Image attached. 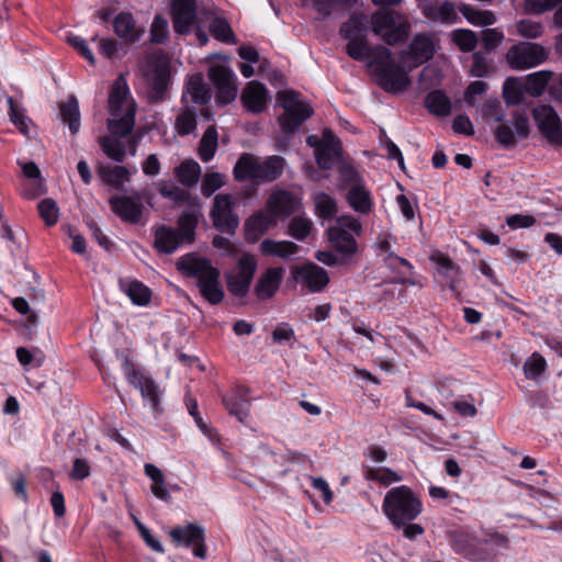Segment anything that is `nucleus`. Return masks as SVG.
<instances>
[{
	"mask_svg": "<svg viewBox=\"0 0 562 562\" xmlns=\"http://www.w3.org/2000/svg\"><path fill=\"white\" fill-rule=\"evenodd\" d=\"M176 268L183 277L196 280L199 293L207 303L217 305L223 301L225 293L221 285V271L207 258L189 252L177 260Z\"/></svg>",
	"mask_w": 562,
	"mask_h": 562,
	"instance_id": "obj_1",
	"label": "nucleus"
},
{
	"mask_svg": "<svg viewBox=\"0 0 562 562\" xmlns=\"http://www.w3.org/2000/svg\"><path fill=\"white\" fill-rule=\"evenodd\" d=\"M285 165V159L279 155L260 158L254 154L244 153L233 168V176L237 182L250 180L255 184L270 183L282 176Z\"/></svg>",
	"mask_w": 562,
	"mask_h": 562,
	"instance_id": "obj_2",
	"label": "nucleus"
},
{
	"mask_svg": "<svg viewBox=\"0 0 562 562\" xmlns=\"http://www.w3.org/2000/svg\"><path fill=\"white\" fill-rule=\"evenodd\" d=\"M383 512L395 527L402 528L422 513V502L409 487H393L385 494Z\"/></svg>",
	"mask_w": 562,
	"mask_h": 562,
	"instance_id": "obj_3",
	"label": "nucleus"
},
{
	"mask_svg": "<svg viewBox=\"0 0 562 562\" xmlns=\"http://www.w3.org/2000/svg\"><path fill=\"white\" fill-rule=\"evenodd\" d=\"M370 21L373 33L387 45H396L408 37L409 22L394 10L378 11L370 15Z\"/></svg>",
	"mask_w": 562,
	"mask_h": 562,
	"instance_id": "obj_4",
	"label": "nucleus"
},
{
	"mask_svg": "<svg viewBox=\"0 0 562 562\" xmlns=\"http://www.w3.org/2000/svg\"><path fill=\"white\" fill-rule=\"evenodd\" d=\"M277 98L284 110L278 119L279 125L286 134L294 133L314 113L312 106L301 101L300 93L294 90L279 91Z\"/></svg>",
	"mask_w": 562,
	"mask_h": 562,
	"instance_id": "obj_5",
	"label": "nucleus"
},
{
	"mask_svg": "<svg viewBox=\"0 0 562 562\" xmlns=\"http://www.w3.org/2000/svg\"><path fill=\"white\" fill-rule=\"evenodd\" d=\"M505 57L512 69L526 70L548 60L549 50L539 43L519 42L508 48Z\"/></svg>",
	"mask_w": 562,
	"mask_h": 562,
	"instance_id": "obj_6",
	"label": "nucleus"
},
{
	"mask_svg": "<svg viewBox=\"0 0 562 562\" xmlns=\"http://www.w3.org/2000/svg\"><path fill=\"white\" fill-rule=\"evenodd\" d=\"M257 270V259L251 254H243L236 268L225 273L228 292L236 297H245L250 289Z\"/></svg>",
	"mask_w": 562,
	"mask_h": 562,
	"instance_id": "obj_7",
	"label": "nucleus"
},
{
	"mask_svg": "<svg viewBox=\"0 0 562 562\" xmlns=\"http://www.w3.org/2000/svg\"><path fill=\"white\" fill-rule=\"evenodd\" d=\"M233 196L228 193L215 195L210 212L213 226L221 233L234 235L239 225V217L234 213Z\"/></svg>",
	"mask_w": 562,
	"mask_h": 562,
	"instance_id": "obj_8",
	"label": "nucleus"
},
{
	"mask_svg": "<svg viewBox=\"0 0 562 562\" xmlns=\"http://www.w3.org/2000/svg\"><path fill=\"white\" fill-rule=\"evenodd\" d=\"M436 53L435 36L431 33H417L408 48L401 53L403 63L409 61V68H416L430 60Z\"/></svg>",
	"mask_w": 562,
	"mask_h": 562,
	"instance_id": "obj_9",
	"label": "nucleus"
},
{
	"mask_svg": "<svg viewBox=\"0 0 562 562\" xmlns=\"http://www.w3.org/2000/svg\"><path fill=\"white\" fill-rule=\"evenodd\" d=\"M537 126L546 139L553 146H562V123L557 111L549 104L532 110Z\"/></svg>",
	"mask_w": 562,
	"mask_h": 562,
	"instance_id": "obj_10",
	"label": "nucleus"
},
{
	"mask_svg": "<svg viewBox=\"0 0 562 562\" xmlns=\"http://www.w3.org/2000/svg\"><path fill=\"white\" fill-rule=\"evenodd\" d=\"M207 75L217 90L216 103L218 105H226L236 99L237 85L231 68L224 65H213Z\"/></svg>",
	"mask_w": 562,
	"mask_h": 562,
	"instance_id": "obj_11",
	"label": "nucleus"
},
{
	"mask_svg": "<svg viewBox=\"0 0 562 562\" xmlns=\"http://www.w3.org/2000/svg\"><path fill=\"white\" fill-rule=\"evenodd\" d=\"M144 193L135 191L131 195H113L109 199L111 211L123 222L138 224L143 215Z\"/></svg>",
	"mask_w": 562,
	"mask_h": 562,
	"instance_id": "obj_12",
	"label": "nucleus"
},
{
	"mask_svg": "<svg viewBox=\"0 0 562 562\" xmlns=\"http://www.w3.org/2000/svg\"><path fill=\"white\" fill-rule=\"evenodd\" d=\"M171 540L180 546H193V554L196 558L206 557L204 529L196 524H188L184 527H176L169 532Z\"/></svg>",
	"mask_w": 562,
	"mask_h": 562,
	"instance_id": "obj_13",
	"label": "nucleus"
},
{
	"mask_svg": "<svg viewBox=\"0 0 562 562\" xmlns=\"http://www.w3.org/2000/svg\"><path fill=\"white\" fill-rule=\"evenodd\" d=\"M124 370L128 382L140 391L144 398L148 400L153 411L160 413V392L154 380L135 369L128 360L124 363Z\"/></svg>",
	"mask_w": 562,
	"mask_h": 562,
	"instance_id": "obj_14",
	"label": "nucleus"
},
{
	"mask_svg": "<svg viewBox=\"0 0 562 562\" xmlns=\"http://www.w3.org/2000/svg\"><path fill=\"white\" fill-rule=\"evenodd\" d=\"M376 83L389 93H397L406 89L409 85L407 71L403 67L393 63L383 68H376L373 71Z\"/></svg>",
	"mask_w": 562,
	"mask_h": 562,
	"instance_id": "obj_15",
	"label": "nucleus"
},
{
	"mask_svg": "<svg viewBox=\"0 0 562 562\" xmlns=\"http://www.w3.org/2000/svg\"><path fill=\"white\" fill-rule=\"evenodd\" d=\"M149 98L153 102H161L170 81L169 63L164 58L149 61Z\"/></svg>",
	"mask_w": 562,
	"mask_h": 562,
	"instance_id": "obj_16",
	"label": "nucleus"
},
{
	"mask_svg": "<svg viewBox=\"0 0 562 562\" xmlns=\"http://www.w3.org/2000/svg\"><path fill=\"white\" fill-rule=\"evenodd\" d=\"M515 132L508 124H499L494 134L496 140L505 148H512L516 145L515 135L520 138H527L529 135V119L522 112H515L513 115Z\"/></svg>",
	"mask_w": 562,
	"mask_h": 562,
	"instance_id": "obj_17",
	"label": "nucleus"
},
{
	"mask_svg": "<svg viewBox=\"0 0 562 562\" xmlns=\"http://www.w3.org/2000/svg\"><path fill=\"white\" fill-rule=\"evenodd\" d=\"M301 206V200L292 192L283 189L273 191L267 202L266 207L271 215L278 217H289Z\"/></svg>",
	"mask_w": 562,
	"mask_h": 562,
	"instance_id": "obj_18",
	"label": "nucleus"
},
{
	"mask_svg": "<svg viewBox=\"0 0 562 562\" xmlns=\"http://www.w3.org/2000/svg\"><path fill=\"white\" fill-rule=\"evenodd\" d=\"M171 16L175 32L188 34L196 18L195 0H173Z\"/></svg>",
	"mask_w": 562,
	"mask_h": 562,
	"instance_id": "obj_19",
	"label": "nucleus"
},
{
	"mask_svg": "<svg viewBox=\"0 0 562 562\" xmlns=\"http://www.w3.org/2000/svg\"><path fill=\"white\" fill-rule=\"evenodd\" d=\"M284 270L281 267L268 268L257 280L254 293L260 301H266L274 296L279 290Z\"/></svg>",
	"mask_w": 562,
	"mask_h": 562,
	"instance_id": "obj_20",
	"label": "nucleus"
},
{
	"mask_svg": "<svg viewBox=\"0 0 562 562\" xmlns=\"http://www.w3.org/2000/svg\"><path fill=\"white\" fill-rule=\"evenodd\" d=\"M113 32L125 43H136L143 37L145 30L136 26L131 12H120L113 19Z\"/></svg>",
	"mask_w": 562,
	"mask_h": 562,
	"instance_id": "obj_21",
	"label": "nucleus"
},
{
	"mask_svg": "<svg viewBox=\"0 0 562 562\" xmlns=\"http://www.w3.org/2000/svg\"><path fill=\"white\" fill-rule=\"evenodd\" d=\"M268 91L259 81H250L244 88L240 100L251 113H261L267 108Z\"/></svg>",
	"mask_w": 562,
	"mask_h": 562,
	"instance_id": "obj_22",
	"label": "nucleus"
},
{
	"mask_svg": "<svg viewBox=\"0 0 562 562\" xmlns=\"http://www.w3.org/2000/svg\"><path fill=\"white\" fill-rule=\"evenodd\" d=\"M223 404L231 415L238 422L245 423L249 415L250 398L247 387H237L231 395L223 396Z\"/></svg>",
	"mask_w": 562,
	"mask_h": 562,
	"instance_id": "obj_23",
	"label": "nucleus"
},
{
	"mask_svg": "<svg viewBox=\"0 0 562 562\" xmlns=\"http://www.w3.org/2000/svg\"><path fill=\"white\" fill-rule=\"evenodd\" d=\"M328 239L341 258L346 259V262H349L358 250L355 237L341 227H330L328 229Z\"/></svg>",
	"mask_w": 562,
	"mask_h": 562,
	"instance_id": "obj_24",
	"label": "nucleus"
},
{
	"mask_svg": "<svg viewBox=\"0 0 562 562\" xmlns=\"http://www.w3.org/2000/svg\"><path fill=\"white\" fill-rule=\"evenodd\" d=\"M182 243L178 231L172 227L161 225L155 229L154 248L160 255L173 254Z\"/></svg>",
	"mask_w": 562,
	"mask_h": 562,
	"instance_id": "obj_25",
	"label": "nucleus"
},
{
	"mask_svg": "<svg viewBox=\"0 0 562 562\" xmlns=\"http://www.w3.org/2000/svg\"><path fill=\"white\" fill-rule=\"evenodd\" d=\"M277 224V220L265 212H257L245 222V238L249 243L257 241L270 227Z\"/></svg>",
	"mask_w": 562,
	"mask_h": 562,
	"instance_id": "obj_26",
	"label": "nucleus"
},
{
	"mask_svg": "<svg viewBox=\"0 0 562 562\" xmlns=\"http://www.w3.org/2000/svg\"><path fill=\"white\" fill-rule=\"evenodd\" d=\"M297 273L311 292H321L329 283L328 272L315 263L303 266Z\"/></svg>",
	"mask_w": 562,
	"mask_h": 562,
	"instance_id": "obj_27",
	"label": "nucleus"
},
{
	"mask_svg": "<svg viewBox=\"0 0 562 562\" xmlns=\"http://www.w3.org/2000/svg\"><path fill=\"white\" fill-rule=\"evenodd\" d=\"M554 72L551 70H539L526 76L524 91L533 98L541 97L552 81Z\"/></svg>",
	"mask_w": 562,
	"mask_h": 562,
	"instance_id": "obj_28",
	"label": "nucleus"
},
{
	"mask_svg": "<svg viewBox=\"0 0 562 562\" xmlns=\"http://www.w3.org/2000/svg\"><path fill=\"white\" fill-rule=\"evenodd\" d=\"M369 25H371L370 15L355 13L341 24L339 33L344 38H366Z\"/></svg>",
	"mask_w": 562,
	"mask_h": 562,
	"instance_id": "obj_29",
	"label": "nucleus"
},
{
	"mask_svg": "<svg viewBox=\"0 0 562 562\" xmlns=\"http://www.w3.org/2000/svg\"><path fill=\"white\" fill-rule=\"evenodd\" d=\"M346 199L350 207L360 214H369L372 211L371 194L363 183L351 187Z\"/></svg>",
	"mask_w": 562,
	"mask_h": 562,
	"instance_id": "obj_30",
	"label": "nucleus"
},
{
	"mask_svg": "<svg viewBox=\"0 0 562 562\" xmlns=\"http://www.w3.org/2000/svg\"><path fill=\"white\" fill-rule=\"evenodd\" d=\"M423 13L427 19L441 23H453L457 20L454 4L449 1H445L440 5L428 2L423 7Z\"/></svg>",
	"mask_w": 562,
	"mask_h": 562,
	"instance_id": "obj_31",
	"label": "nucleus"
},
{
	"mask_svg": "<svg viewBox=\"0 0 562 562\" xmlns=\"http://www.w3.org/2000/svg\"><path fill=\"white\" fill-rule=\"evenodd\" d=\"M300 247L289 240L277 241L266 238L260 244V250L266 256H276L282 259H288L299 251Z\"/></svg>",
	"mask_w": 562,
	"mask_h": 562,
	"instance_id": "obj_32",
	"label": "nucleus"
},
{
	"mask_svg": "<svg viewBox=\"0 0 562 562\" xmlns=\"http://www.w3.org/2000/svg\"><path fill=\"white\" fill-rule=\"evenodd\" d=\"M128 94V87L123 75H120L112 85L109 95V109L112 116H120L122 105Z\"/></svg>",
	"mask_w": 562,
	"mask_h": 562,
	"instance_id": "obj_33",
	"label": "nucleus"
},
{
	"mask_svg": "<svg viewBox=\"0 0 562 562\" xmlns=\"http://www.w3.org/2000/svg\"><path fill=\"white\" fill-rule=\"evenodd\" d=\"M98 173L106 184L116 190H123L124 183L130 181V171L123 166H100Z\"/></svg>",
	"mask_w": 562,
	"mask_h": 562,
	"instance_id": "obj_34",
	"label": "nucleus"
},
{
	"mask_svg": "<svg viewBox=\"0 0 562 562\" xmlns=\"http://www.w3.org/2000/svg\"><path fill=\"white\" fill-rule=\"evenodd\" d=\"M59 115L64 123H67L71 134L80 130L79 103L75 95H70L65 103L59 106Z\"/></svg>",
	"mask_w": 562,
	"mask_h": 562,
	"instance_id": "obj_35",
	"label": "nucleus"
},
{
	"mask_svg": "<svg viewBox=\"0 0 562 562\" xmlns=\"http://www.w3.org/2000/svg\"><path fill=\"white\" fill-rule=\"evenodd\" d=\"M218 145V134L215 125H210L203 133L198 147L199 157L209 162L215 156Z\"/></svg>",
	"mask_w": 562,
	"mask_h": 562,
	"instance_id": "obj_36",
	"label": "nucleus"
},
{
	"mask_svg": "<svg viewBox=\"0 0 562 562\" xmlns=\"http://www.w3.org/2000/svg\"><path fill=\"white\" fill-rule=\"evenodd\" d=\"M199 224V213L194 210L183 211L178 218L179 235L182 241L192 244L195 239V229Z\"/></svg>",
	"mask_w": 562,
	"mask_h": 562,
	"instance_id": "obj_37",
	"label": "nucleus"
},
{
	"mask_svg": "<svg viewBox=\"0 0 562 562\" xmlns=\"http://www.w3.org/2000/svg\"><path fill=\"white\" fill-rule=\"evenodd\" d=\"M187 92L194 103L204 105L211 100V90L201 74L192 75L186 86Z\"/></svg>",
	"mask_w": 562,
	"mask_h": 562,
	"instance_id": "obj_38",
	"label": "nucleus"
},
{
	"mask_svg": "<svg viewBox=\"0 0 562 562\" xmlns=\"http://www.w3.org/2000/svg\"><path fill=\"white\" fill-rule=\"evenodd\" d=\"M175 175L184 187L192 188L199 181L201 167L192 159L184 160L175 169Z\"/></svg>",
	"mask_w": 562,
	"mask_h": 562,
	"instance_id": "obj_39",
	"label": "nucleus"
},
{
	"mask_svg": "<svg viewBox=\"0 0 562 562\" xmlns=\"http://www.w3.org/2000/svg\"><path fill=\"white\" fill-rule=\"evenodd\" d=\"M425 106L437 116H447L451 112V102L441 90L430 91L425 98Z\"/></svg>",
	"mask_w": 562,
	"mask_h": 562,
	"instance_id": "obj_40",
	"label": "nucleus"
},
{
	"mask_svg": "<svg viewBox=\"0 0 562 562\" xmlns=\"http://www.w3.org/2000/svg\"><path fill=\"white\" fill-rule=\"evenodd\" d=\"M158 192L161 196L171 200L177 204L189 203L191 194L189 191L180 188L171 180H161L157 183Z\"/></svg>",
	"mask_w": 562,
	"mask_h": 562,
	"instance_id": "obj_41",
	"label": "nucleus"
},
{
	"mask_svg": "<svg viewBox=\"0 0 562 562\" xmlns=\"http://www.w3.org/2000/svg\"><path fill=\"white\" fill-rule=\"evenodd\" d=\"M134 124L135 111L130 108L124 115L109 120L108 127L112 135L124 137L132 132Z\"/></svg>",
	"mask_w": 562,
	"mask_h": 562,
	"instance_id": "obj_42",
	"label": "nucleus"
},
{
	"mask_svg": "<svg viewBox=\"0 0 562 562\" xmlns=\"http://www.w3.org/2000/svg\"><path fill=\"white\" fill-rule=\"evenodd\" d=\"M316 11L323 16L338 15L357 0H313Z\"/></svg>",
	"mask_w": 562,
	"mask_h": 562,
	"instance_id": "obj_43",
	"label": "nucleus"
},
{
	"mask_svg": "<svg viewBox=\"0 0 562 562\" xmlns=\"http://www.w3.org/2000/svg\"><path fill=\"white\" fill-rule=\"evenodd\" d=\"M459 11L473 25L487 26L495 23V15L491 11L475 10L469 4H461Z\"/></svg>",
	"mask_w": 562,
	"mask_h": 562,
	"instance_id": "obj_44",
	"label": "nucleus"
},
{
	"mask_svg": "<svg viewBox=\"0 0 562 562\" xmlns=\"http://www.w3.org/2000/svg\"><path fill=\"white\" fill-rule=\"evenodd\" d=\"M451 41L461 52L464 53L474 50L479 42L476 34L473 31L467 29H458L452 31Z\"/></svg>",
	"mask_w": 562,
	"mask_h": 562,
	"instance_id": "obj_45",
	"label": "nucleus"
},
{
	"mask_svg": "<svg viewBox=\"0 0 562 562\" xmlns=\"http://www.w3.org/2000/svg\"><path fill=\"white\" fill-rule=\"evenodd\" d=\"M313 228V223L305 216H294L288 225V235L302 241L307 238Z\"/></svg>",
	"mask_w": 562,
	"mask_h": 562,
	"instance_id": "obj_46",
	"label": "nucleus"
},
{
	"mask_svg": "<svg viewBox=\"0 0 562 562\" xmlns=\"http://www.w3.org/2000/svg\"><path fill=\"white\" fill-rule=\"evenodd\" d=\"M368 59L369 66L372 67L373 71H375L376 68H383L395 63L392 52L382 45L370 47Z\"/></svg>",
	"mask_w": 562,
	"mask_h": 562,
	"instance_id": "obj_47",
	"label": "nucleus"
},
{
	"mask_svg": "<svg viewBox=\"0 0 562 562\" xmlns=\"http://www.w3.org/2000/svg\"><path fill=\"white\" fill-rule=\"evenodd\" d=\"M126 295L136 305H147L150 301L151 292L142 282L134 280L131 281L124 289Z\"/></svg>",
	"mask_w": 562,
	"mask_h": 562,
	"instance_id": "obj_48",
	"label": "nucleus"
},
{
	"mask_svg": "<svg viewBox=\"0 0 562 562\" xmlns=\"http://www.w3.org/2000/svg\"><path fill=\"white\" fill-rule=\"evenodd\" d=\"M196 128L195 111L189 106H184L182 112L177 116L176 130L179 135L186 136L193 133Z\"/></svg>",
	"mask_w": 562,
	"mask_h": 562,
	"instance_id": "obj_49",
	"label": "nucleus"
},
{
	"mask_svg": "<svg viewBox=\"0 0 562 562\" xmlns=\"http://www.w3.org/2000/svg\"><path fill=\"white\" fill-rule=\"evenodd\" d=\"M210 32L214 38L223 43H235V34L224 18H215L210 24Z\"/></svg>",
	"mask_w": 562,
	"mask_h": 562,
	"instance_id": "obj_50",
	"label": "nucleus"
},
{
	"mask_svg": "<svg viewBox=\"0 0 562 562\" xmlns=\"http://www.w3.org/2000/svg\"><path fill=\"white\" fill-rule=\"evenodd\" d=\"M315 211L319 217L331 218L337 213L336 201L327 193L321 192L314 196Z\"/></svg>",
	"mask_w": 562,
	"mask_h": 562,
	"instance_id": "obj_51",
	"label": "nucleus"
},
{
	"mask_svg": "<svg viewBox=\"0 0 562 562\" xmlns=\"http://www.w3.org/2000/svg\"><path fill=\"white\" fill-rule=\"evenodd\" d=\"M547 370L546 359L535 351L524 363V373L527 379L536 380Z\"/></svg>",
	"mask_w": 562,
	"mask_h": 562,
	"instance_id": "obj_52",
	"label": "nucleus"
},
{
	"mask_svg": "<svg viewBox=\"0 0 562 562\" xmlns=\"http://www.w3.org/2000/svg\"><path fill=\"white\" fill-rule=\"evenodd\" d=\"M100 146L103 153L114 161L123 162L126 151L125 146L120 140L112 137H103L100 139Z\"/></svg>",
	"mask_w": 562,
	"mask_h": 562,
	"instance_id": "obj_53",
	"label": "nucleus"
},
{
	"mask_svg": "<svg viewBox=\"0 0 562 562\" xmlns=\"http://www.w3.org/2000/svg\"><path fill=\"white\" fill-rule=\"evenodd\" d=\"M342 149H336L328 145L321 146L315 154L316 162L319 168L329 170L334 167L336 160L340 157Z\"/></svg>",
	"mask_w": 562,
	"mask_h": 562,
	"instance_id": "obj_54",
	"label": "nucleus"
},
{
	"mask_svg": "<svg viewBox=\"0 0 562 562\" xmlns=\"http://www.w3.org/2000/svg\"><path fill=\"white\" fill-rule=\"evenodd\" d=\"M516 30L519 36L528 40L539 38L544 32V27L540 22L530 19L518 21L516 23Z\"/></svg>",
	"mask_w": 562,
	"mask_h": 562,
	"instance_id": "obj_55",
	"label": "nucleus"
},
{
	"mask_svg": "<svg viewBox=\"0 0 562 562\" xmlns=\"http://www.w3.org/2000/svg\"><path fill=\"white\" fill-rule=\"evenodd\" d=\"M472 60L473 61L470 69L471 76L483 78L493 72L492 61L487 59L483 52H475L472 55Z\"/></svg>",
	"mask_w": 562,
	"mask_h": 562,
	"instance_id": "obj_56",
	"label": "nucleus"
},
{
	"mask_svg": "<svg viewBox=\"0 0 562 562\" xmlns=\"http://www.w3.org/2000/svg\"><path fill=\"white\" fill-rule=\"evenodd\" d=\"M346 53L355 60L368 59L370 46L366 38H347Z\"/></svg>",
	"mask_w": 562,
	"mask_h": 562,
	"instance_id": "obj_57",
	"label": "nucleus"
},
{
	"mask_svg": "<svg viewBox=\"0 0 562 562\" xmlns=\"http://www.w3.org/2000/svg\"><path fill=\"white\" fill-rule=\"evenodd\" d=\"M524 85L518 82L515 78H508L503 88V95L507 104H519L522 99Z\"/></svg>",
	"mask_w": 562,
	"mask_h": 562,
	"instance_id": "obj_58",
	"label": "nucleus"
},
{
	"mask_svg": "<svg viewBox=\"0 0 562 562\" xmlns=\"http://www.w3.org/2000/svg\"><path fill=\"white\" fill-rule=\"evenodd\" d=\"M225 184V176L220 172H207L204 175L201 193L205 198H210L215 191L221 189Z\"/></svg>",
	"mask_w": 562,
	"mask_h": 562,
	"instance_id": "obj_59",
	"label": "nucleus"
},
{
	"mask_svg": "<svg viewBox=\"0 0 562 562\" xmlns=\"http://www.w3.org/2000/svg\"><path fill=\"white\" fill-rule=\"evenodd\" d=\"M38 212L47 226H53L58 221V206L57 203L50 199H44L38 203Z\"/></svg>",
	"mask_w": 562,
	"mask_h": 562,
	"instance_id": "obj_60",
	"label": "nucleus"
},
{
	"mask_svg": "<svg viewBox=\"0 0 562 562\" xmlns=\"http://www.w3.org/2000/svg\"><path fill=\"white\" fill-rule=\"evenodd\" d=\"M168 33L167 20L159 14L156 15L150 27V41L156 44H164L168 38Z\"/></svg>",
	"mask_w": 562,
	"mask_h": 562,
	"instance_id": "obj_61",
	"label": "nucleus"
},
{
	"mask_svg": "<svg viewBox=\"0 0 562 562\" xmlns=\"http://www.w3.org/2000/svg\"><path fill=\"white\" fill-rule=\"evenodd\" d=\"M340 187H349V189L357 184H362L363 179L360 173L350 165L342 164L338 168Z\"/></svg>",
	"mask_w": 562,
	"mask_h": 562,
	"instance_id": "obj_62",
	"label": "nucleus"
},
{
	"mask_svg": "<svg viewBox=\"0 0 562 562\" xmlns=\"http://www.w3.org/2000/svg\"><path fill=\"white\" fill-rule=\"evenodd\" d=\"M562 3V0H525V11L529 14H542Z\"/></svg>",
	"mask_w": 562,
	"mask_h": 562,
	"instance_id": "obj_63",
	"label": "nucleus"
},
{
	"mask_svg": "<svg viewBox=\"0 0 562 562\" xmlns=\"http://www.w3.org/2000/svg\"><path fill=\"white\" fill-rule=\"evenodd\" d=\"M481 113L484 120L493 122H502L505 114L498 100H487L483 103Z\"/></svg>",
	"mask_w": 562,
	"mask_h": 562,
	"instance_id": "obj_64",
	"label": "nucleus"
}]
</instances>
